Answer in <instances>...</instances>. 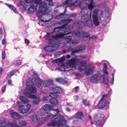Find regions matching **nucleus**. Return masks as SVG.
<instances>
[{
	"mask_svg": "<svg viewBox=\"0 0 127 127\" xmlns=\"http://www.w3.org/2000/svg\"><path fill=\"white\" fill-rule=\"evenodd\" d=\"M47 116L48 117L52 116V120L47 124L48 127H54L57 125L58 127H62L66 124L67 122L64 116L60 115L59 117H56V114L53 115L49 111L47 113Z\"/></svg>",
	"mask_w": 127,
	"mask_h": 127,
	"instance_id": "obj_1",
	"label": "nucleus"
},
{
	"mask_svg": "<svg viewBox=\"0 0 127 127\" xmlns=\"http://www.w3.org/2000/svg\"><path fill=\"white\" fill-rule=\"evenodd\" d=\"M34 2L36 6L39 5L38 11L37 12V15L38 17L42 16L45 13V12L48 9L47 3L42 2L41 0H35Z\"/></svg>",
	"mask_w": 127,
	"mask_h": 127,
	"instance_id": "obj_2",
	"label": "nucleus"
},
{
	"mask_svg": "<svg viewBox=\"0 0 127 127\" xmlns=\"http://www.w3.org/2000/svg\"><path fill=\"white\" fill-rule=\"evenodd\" d=\"M104 117V115L103 113H98L94 115V120L98 126H102L105 122Z\"/></svg>",
	"mask_w": 127,
	"mask_h": 127,
	"instance_id": "obj_3",
	"label": "nucleus"
},
{
	"mask_svg": "<svg viewBox=\"0 0 127 127\" xmlns=\"http://www.w3.org/2000/svg\"><path fill=\"white\" fill-rule=\"evenodd\" d=\"M67 24H64L61 27H59L57 28H55L54 29V32H57L58 33H61L63 32H64V35H66L67 34H69L70 33H72L71 32H69L70 30L69 27H67L65 28L66 26H67Z\"/></svg>",
	"mask_w": 127,
	"mask_h": 127,
	"instance_id": "obj_4",
	"label": "nucleus"
},
{
	"mask_svg": "<svg viewBox=\"0 0 127 127\" xmlns=\"http://www.w3.org/2000/svg\"><path fill=\"white\" fill-rule=\"evenodd\" d=\"M24 93L25 95L30 98H32L34 99L32 101L33 104L35 105L38 104L40 101V98L39 97H37L34 95L32 94L29 93L27 91L24 90Z\"/></svg>",
	"mask_w": 127,
	"mask_h": 127,
	"instance_id": "obj_5",
	"label": "nucleus"
},
{
	"mask_svg": "<svg viewBox=\"0 0 127 127\" xmlns=\"http://www.w3.org/2000/svg\"><path fill=\"white\" fill-rule=\"evenodd\" d=\"M31 78L29 79L26 83L27 89L31 93L34 94L37 92L36 89L35 88L33 82L31 80Z\"/></svg>",
	"mask_w": 127,
	"mask_h": 127,
	"instance_id": "obj_6",
	"label": "nucleus"
},
{
	"mask_svg": "<svg viewBox=\"0 0 127 127\" xmlns=\"http://www.w3.org/2000/svg\"><path fill=\"white\" fill-rule=\"evenodd\" d=\"M33 76L34 77L33 78L34 80V82L38 88H40L41 86L42 80L41 79L38 77V76L37 73L35 72L34 71L33 74Z\"/></svg>",
	"mask_w": 127,
	"mask_h": 127,
	"instance_id": "obj_7",
	"label": "nucleus"
},
{
	"mask_svg": "<svg viewBox=\"0 0 127 127\" xmlns=\"http://www.w3.org/2000/svg\"><path fill=\"white\" fill-rule=\"evenodd\" d=\"M76 59L75 58H72L71 59L68 61V63L69 64L70 66V69H68L69 71L71 70H73L75 69L76 67Z\"/></svg>",
	"mask_w": 127,
	"mask_h": 127,
	"instance_id": "obj_8",
	"label": "nucleus"
},
{
	"mask_svg": "<svg viewBox=\"0 0 127 127\" xmlns=\"http://www.w3.org/2000/svg\"><path fill=\"white\" fill-rule=\"evenodd\" d=\"M110 103L109 101L100 100L97 105V107L99 109H102L105 106L108 105Z\"/></svg>",
	"mask_w": 127,
	"mask_h": 127,
	"instance_id": "obj_9",
	"label": "nucleus"
},
{
	"mask_svg": "<svg viewBox=\"0 0 127 127\" xmlns=\"http://www.w3.org/2000/svg\"><path fill=\"white\" fill-rule=\"evenodd\" d=\"M88 10L87 9L82 10L80 12L81 14V18L83 20H86L89 19L90 16L88 14Z\"/></svg>",
	"mask_w": 127,
	"mask_h": 127,
	"instance_id": "obj_10",
	"label": "nucleus"
},
{
	"mask_svg": "<svg viewBox=\"0 0 127 127\" xmlns=\"http://www.w3.org/2000/svg\"><path fill=\"white\" fill-rule=\"evenodd\" d=\"M43 85L44 87H46L51 89H52L54 86L53 81L52 80H47L44 81Z\"/></svg>",
	"mask_w": 127,
	"mask_h": 127,
	"instance_id": "obj_11",
	"label": "nucleus"
},
{
	"mask_svg": "<svg viewBox=\"0 0 127 127\" xmlns=\"http://www.w3.org/2000/svg\"><path fill=\"white\" fill-rule=\"evenodd\" d=\"M102 76L101 75L100 76L99 75L96 74L93 75L91 78L90 81L91 82H96L101 79Z\"/></svg>",
	"mask_w": 127,
	"mask_h": 127,
	"instance_id": "obj_12",
	"label": "nucleus"
},
{
	"mask_svg": "<svg viewBox=\"0 0 127 127\" xmlns=\"http://www.w3.org/2000/svg\"><path fill=\"white\" fill-rule=\"evenodd\" d=\"M94 68L91 65H88L85 69L86 74L87 75H90L93 73V71Z\"/></svg>",
	"mask_w": 127,
	"mask_h": 127,
	"instance_id": "obj_13",
	"label": "nucleus"
},
{
	"mask_svg": "<svg viewBox=\"0 0 127 127\" xmlns=\"http://www.w3.org/2000/svg\"><path fill=\"white\" fill-rule=\"evenodd\" d=\"M86 61L85 60H83L80 62V65L78 67V69L80 71L85 70V69L86 68Z\"/></svg>",
	"mask_w": 127,
	"mask_h": 127,
	"instance_id": "obj_14",
	"label": "nucleus"
},
{
	"mask_svg": "<svg viewBox=\"0 0 127 127\" xmlns=\"http://www.w3.org/2000/svg\"><path fill=\"white\" fill-rule=\"evenodd\" d=\"M56 49V47L53 45H50L44 47V50L48 52H50L54 51Z\"/></svg>",
	"mask_w": 127,
	"mask_h": 127,
	"instance_id": "obj_15",
	"label": "nucleus"
},
{
	"mask_svg": "<svg viewBox=\"0 0 127 127\" xmlns=\"http://www.w3.org/2000/svg\"><path fill=\"white\" fill-rule=\"evenodd\" d=\"M77 34H78L79 37H82L87 38L90 35L88 33L84 32H82L81 33L79 32L77 33Z\"/></svg>",
	"mask_w": 127,
	"mask_h": 127,
	"instance_id": "obj_16",
	"label": "nucleus"
},
{
	"mask_svg": "<svg viewBox=\"0 0 127 127\" xmlns=\"http://www.w3.org/2000/svg\"><path fill=\"white\" fill-rule=\"evenodd\" d=\"M55 82H56L58 83L61 84H67L68 81L66 80L61 78H58L55 79Z\"/></svg>",
	"mask_w": 127,
	"mask_h": 127,
	"instance_id": "obj_17",
	"label": "nucleus"
},
{
	"mask_svg": "<svg viewBox=\"0 0 127 127\" xmlns=\"http://www.w3.org/2000/svg\"><path fill=\"white\" fill-rule=\"evenodd\" d=\"M22 107H24V110L22 111V112L23 113H26V112H28L30 109V108L31 106V104H28L24 106L22 105Z\"/></svg>",
	"mask_w": 127,
	"mask_h": 127,
	"instance_id": "obj_18",
	"label": "nucleus"
},
{
	"mask_svg": "<svg viewBox=\"0 0 127 127\" xmlns=\"http://www.w3.org/2000/svg\"><path fill=\"white\" fill-rule=\"evenodd\" d=\"M11 116L13 118L17 119H20L21 117L20 115L18 113L15 112L12 113L11 114Z\"/></svg>",
	"mask_w": 127,
	"mask_h": 127,
	"instance_id": "obj_19",
	"label": "nucleus"
},
{
	"mask_svg": "<svg viewBox=\"0 0 127 127\" xmlns=\"http://www.w3.org/2000/svg\"><path fill=\"white\" fill-rule=\"evenodd\" d=\"M36 8V6L32 4L28 8V11L30 13H33L35 11Z\"/></svg>",
	"mask_w": 127,
	"mask_h": 127,
	"instance_id": "obj_20",
	"label": "nucleus"
},
{
	"mask_svg": "<svg viewBox=\"0 0 127 127\" xmlns=\"http://www.w3.org/2000/svg\"><path fill=\"white\" fill-rule=\"evenodd\" d=\"M84 116V114L82 111H79L75 115V117L76 118L81 119Z\"/></svg>",
	"mask_w": 127,
	"mask_h": 127,
	"instance_id": "obj_21",
	"label": "nucleus"
},
{
	"mask_svg": "<svg viewBox=\"0 0 127 127\" xmlns=\"http://www.w3.org/2000/svg\"><path fill=\"white\" fill-rule=\"evenodd\" d=\"M104 73L106 75H104L103 76V82L105 84H107L109 82L108 80V73L107 71V70H105Z\"/></svg>",
	"mask_w": 127,
	"mask_h": 127,
	"instance_id": "obj_22",
	"label": "nucleus"
},
{
	"mask_svg": "<svg viewBox=\"0 0 127 127\" xmlns=\"http://www.w3.org/2000/svg\"><path fill=\"white\" fill-rule=\"evenodd\" d=\"M53 106L52 105H50L48 104H45L44 106L43 109L44 110L50 111L52 110V109L53 108Z\"/></svg>",
	"mask_w": 127,
	"mask_h": 127,
	"instance_id": "obj_23",
	"label": "nucleus"
},
{
	"mask_svg": "<svg viewBox=\"0 0 127 127\" xmlns=\"http://www.w3.org/2000/svg\"><path fill=\"white\" fill-rule=\"evenodd\" d=\"M30 120L31 122H35V121H38L37 118V115L36 114H33L30 117Z\"/></svg>",
	"mask_w": 127,
	"mask_h": 127,
	"instance_id": "obj_24",
	"label": "nucleus"
},
{
	"mask_svg": "<svg viewBox=\"0 0 127 127\" xmlns=\"http://www.w3.org/2000/svg\"><path fill=\"white\" fill-rule=\"evenodd\" d=\"M65 59V57L64 56H63L62 57L60 58L56 59L53 61V63H59L63 62Z\"/></svg>",
	"mask_w": 127,
	"mask_h": 127,
	"instance_id": "obj_25",
	"label": "nucleus"
},
{
	"mask_svg": "<svg viewBox=\"0 0 127 127\" xmlns=\"http://www.w3.org/2000/svg\"><path fill=\"white\" fill-rule=\"evenodd\" d=\"M75 24L79 28L85 26L84 22L80 21H76L75 22Z\"/></svg>",
	"mask_w": 127,
	"mask_h": 127,
	"instance_id": "obj_26",
	"label": "nucleus"
},
{
	"mask_svg": "<svg viewBox=\"0 0 127 127\" xmlns=\"http://www.w3.org/2000/svg\"><path fill=\"white\" fill-rule=\"evenodd\" d=\"M86 25L87 27H92L93 24L92 20L89 19L87 20L86 22Z\"/></svg>",
	"mask_w": 127,
	"mask_h": 127,
	"instance_id": "obj_27",
	"label": "nucleus"
},
{
	"mask_svg": "<svg viewBox=\"0 0 127 127\" xmlns=\"http://www.w3.org/2000/svg\"><path fill=\"white\" fill-rule=\"evenodd\" d=\"M49 101L51 104L55 105H57L59 104L58 100L56 98L51 99Z\"/></svg>",
	"mask_w": 127,
	"mask_h": 127,
	"instance_id": "obj_28",
	"label": "nucleus"
},
{
	"mask_svg": "<svg viewBox=\"0 0 127 127\" xmlns=\"http://www.w3.org/2000/svg\"><path fill=\"white\" fill-rule=\"evenodd\" d=\"M53 92L56 94H59L61 91V88L59 87H56L55 88H53L52 89Z\"/></svg>",
	"mask_w": 127,
	"mask_h": 127,
	"instance_id": "obj_29",
	"label": "nucleus"
},
{
	"mask_svg": "<svg viewBox=\"0 0 127 127\" xmlns=\"http://www.w3.org/2000/svg\"><path fill=\"white\" fill-rule=\"evenodd\" d=\"M19 99L24 103L27 102V99L25 96H21L19 97Z\"/></svg>",
	"mask_w": 127,
	"mask_h": 127,
	"instance_id": "obj_30",
	"label": "nucleus"
},
{
	"mask_svg": "<svg viewBox=\"0 0 127 127\" xmlns=\"http://www.w3.org/2000/svg\"><path fill=\"white\" fill-rule=\"evenodd\" d=\"M49 96L52 98H56L57 97L58 95L55 93H49Z\"/></svg>",
	"mask_w": 127,
	"mask_h": 127,
	"instance_id": "obj_31",
	"label": "nucleus"
},
{
	"mask_svg": "<svg viewBox=\"0 0 127 127\" xmlns=\"http://www.w3.org/2000/svg\"><path fill=\"white\" fill-rule=\"evenodd\" d=\"M81 2L80 0H76L73 4V5L77 7L79 6L81 3Z\"/></svg>",
	"mask_w": 127,
	"mask_h": 127,
	"instance_id": "obj_32",
	"label": "nucleus"
},
{
	"mask_svg": "<svg viewBox=\"0 0 127 127\" xmlns=\"http://www.w3.org/2000/svg\"><path fill=\"white\" fill-rule=\"evenodd\" d=\"M63 4L64 5H66L67 6H71L72 5L70 1L69 0H66L64 2Z\"/></svg>",
	"mask_w": 127,
	"mask_h": 127,
	"instance_id": "obj_33",
	"label": "nucleus"
},
{
	"mask_svg": "<svg viewBox=\"0 0 127 127\" xmlns=\"http://www.w3.org/2000/svg\"><path fill=\"white\" fill-rule=\"evenodd\" d=\"M108 96H109V94L103 95L100 100L103 101H106L105 99H106Z\"/></svg>",
	"mask_w": 127,
	"mask_h": 127,
	"instance_id": "obj_34",
	"label": "nucleus"
},
{
	"mask_svg": "<svg viewBox=\"0 0 127 127\" xmlns=\"http://www.w3.org/2000/svg\"><path fill=\"white\" fill-rule=\"evenodd\" d=\"M15 71V70L13 69L10 70L9 72H8L7 75L8 77H10L13 75Z\"/></svg>",
	"mask_w": 127,
	"mask_h": 127,
	"instance_id": "obj_35",
	"label": "nucleus"
},
{
	"mask_svg": "<svg viewBox=\"0 0 127 127\" xmlns=\"http://www.w3.org/2000/svg\"><path fill=\"white\" fill-rule=\"evenodd\" d=\"M22 104H19V106L18 107L19 108V112L23 113L22 112V111L23 110H24V107H22Z\"/></svg>",
	"mask_w": 127,
	"mask_h": 127,
	"instance_id": "obj_36",
	"label": "nucleus"
},
{
	"mask_svg": "<svg viewBox=\"0 0 127 127\" xmlns=\"http://www.w3.org/2000/svg\"><path fill=\"white\" fill-rule=\"evenodd\" d=\"M19 124L22 127H23L27 125L26 122L23 120H21L19 122Z\"/></svg>",
	"mask_w": 127,
	"mask_h": 127,
	"instance_id": "obj_37",
	"label": "nucleus"
},
{
	"mask_svg": "<svg viewBox=\"0 0 127 127\" xmlns=\"http://www.w3.org/2000/svg\"><path fill=\"white\" fill-rule=\"evenodd\" d=\"M87 99H83L82 101L83 103L86 106H89L90 105V104L87 101Z\"/></svg>",
	"mask_w": 127,
	"mask_h": 127,
	"instance_id": "obj_38",
	"label": "nucleus"
},
{
	"mask_svg": "<svg viewBox=\"0 0 127 127\" xmlns=\"http://www.w3.org/2000/svg\"><path fill=\"white\" fill-rule=\"evenodd\" d=\"M5 4L6 6H8L12 10L15 11L16 10V8L11 5L7 3H6Z\"/></svg>",
	"mask_w": 127,
	"mask_h": 127,
	"instance_id": "obj_39",
	"label": "nucleus"
},
{
	"mask_svg": "<svg viewBox=\"0 0 127 127\" xmlns=\"http://www.w3.org/2000/svg\"><path fill=\"white\" fill-rule=\"evenodd\" d=\"M11 127H18V126L15 122H11L10 124Z\"/></svg>",
	"mask_w": 127,
	"mask_h": 127,
	"instance_id": "obj_40",
	"label": "nucleus"
},
{
	"mask_svg": "<svg viewBox=\"0 0 127 127\" xmlns=\"http://www.w3.org/2000/svg\"><path fill=\"white\" fill-rule=\"evenodd\" d=\"M93 22L96 26H98L100 24V22L98 21V20L93 21Z\"/></svg>",
	"mask_w": 127,
	"mask_h": 127,
	"instance_id": "obj_41",
	"label": "nucleus"
},
{
	"mask_svg": "<svg viewBox=\"0 0 127 127\" xmlns=\"http://www.w3.org/2000/svg\"><path fill=\"white\" fill-rule=\"evenodd\" d=\"M81 50V49H79V50H75L72 51L71 53V54L72 55H74L75 53L79 52Z\"/></svg>",
	"mask_w": 127,
	"mask_h": 127,
	"instance_id": "obj_42",
	"label": "nucleus"
},
{
	"mask_svg": "<svg viewBox=\"0 0 127 127\" xmlns=\"http://www.w3.org/2000/svg\"><path fill=\"white\" fill-rule=\"evenodd\" d=\"M64 38L65 39L69 40H70L72 39V36L69 35H67L65 36Z\"/></svg>",
	"mask_w": 127,
	"mask_h": 127,
	"instance_id": "obj_43",
	"label": "nucleus"
},
{
	"mask_svg": "<svg viewBox=\"0 0 127 127\" xmlns=\"http://www.w3.org/2000/svg\"><path fill=\"white\" fill-rule=\"evenodd\" d=\"M94 7V4H89L88 5V8L90 10H91Z\"/></svg>",
	"mask_w": 127,
	"mask_h": 127,
	"instance_id": "obj_44",
	"label": "nucleus"
},
{
	"mask_svg": "<svg viewBox=\"0 0 127 127\" xmlns=\"http://www.w3.org/2000/svg\"><path fill=\"white\" fill-rule=\"evenodd\" d=\"M93 21L98 20V16L95 15H92Z\"/></svg>",
	"mask_w": 127,
	"mask_h": 127,
	"instance_id": "obj_45",
	"label": "nucleus"
},
{
	"mask_svg": "<svg viewBox=\"0 0 127 127\" xmlns=\"http://www.w3.org/2000/svg\"><path fill=\"white\" fill-rule=\"evenodd\" d=\"M6 56L5 53L4 51H3L2 53V59L4 60Z\"/></svg>",
	"mask_w": 127,
	"mask_h": 127,
	"instance_id": "obj_46",
	"label": "nucleus"
},
{
	"mask_svg": "<svg viewBox=\"0 0 127 127\" xmlns=\"http://www.w3.org/2000/svg\"><path fill=\"white\" fill-rule=\"evenodd\" d=\"M78 42L76 40H73L71 42V43L73 45H77L78 43Z\"/></svg>",
	"mask_w": 127,
	"mask_h": 127,
	"instance_id": "obj_47",
	"label": "nucleus"
},
{
	"mask_svg": "<svg viewBox=\"0 0 127 127\" xmlns=\"http://www.w3.org/2000/svg\"><path fill=\"white\" fill-rule=\"evenodd\" d=\"M98 10L97 9L94 10L93 12V15H98Z\"/></svg>",
	"mask_w": 127,
	"mask_h": 127,
	"instance_id": "obj_48",
	"label": "nucleus"
},
{
	"mask_svg": "<svg viewBox=\"0 0 127 127\" xmlns=\"http://www.w3.org/2000/svg\"><path fill=\"white\" fill-rule=\"evenodd\" d=\"M3 36L2 30L1 28H0V39L1 40Z\"/></svg>",
	"mask_w": 127,
	"mask_h": 127,
	"instance_id": "obj_49",
	"label": "nucleus"
},
{
	"mask_svg": "<svg viewBox=\"0 0 127 127\" xmlns=\"http://www.w3.org/2000/svg\"><path fill=\"white\" fill-rule=\"evenodd\" d=\"M6 87V86L5 85H4L1 88V91L3 93L4 92L5 90Z\"/></svg>",
	"mask_w": 127,
	"mask_h": 127,
	"instance_id": "obj_50",
	"label": "nucleus"
},
{
	"mask_svg": "<svg viewBox=\"0 0 127 127\" xmlns=\"http://www.w3.org/2000/svg\"><path fill=\"white\" fill-rule=\"evenodd\" d=\"M65 13L64 12H63L59 14V16L62 18H64Z\"/></svg>",
	"mask_w": 127,
	"mask_h": 127,
	"instance_id": "obj_51",
	"label": "nucleus"
},
{
	"mask_svg": "<svg viewBox=\"0 0 127 127\" xmlns=\"http://www.w3.org/2000/svg\"><path fill=\"white\" fill-rule=\"evenodd\" d=\"M48 99V96H44L43 97V100L44 101H47Z\"/></svg>",
	"mask_w": 127,
	"mask_h": 127,
	"instance_id": "obj_52",
	"label": "nucleus"
},
{
	"mask_svg": "<svg viewBox=\"0 0 127 127\" xmlns=\"http://www.w3.org/2000/svg\"><path fill=\"white\" fill-rule=\"evenodd\" d=\"M46 0L47 1L49 2V3H47L48 5H51L50 4V3H52V4H53V2L52 1V0Z\"/></svg>",
	"mask_w": 127,
	"mask_h": 127,
	"instance_id": "obj_53",
	"label": "nucleus"
},
{
	"mask_svg": "<svg viewBox=\"0 0 127 127\" xmlns=\"http://www.w3.org/2000/svg\"><path fill=\"white\" fill-rule=\"evenodd\" d=\"M77 14L76 13H73L71 14L70 16L73 17H75L76 16Z\"/></svg>",
	"mask_w": 127,
	"mask_h": 127,
	"instance_id": "obj_54",
	"label": "nucleus"
},
{
	"mask_svg": "<svg viewBox=\"0 0 127 127\" xmlns=\"http://www.w3.org/2000/svg\"><path fill=\"white\" fill-rule=\"evenodd\" d=\"M26 2L27 3H30L32 2L34 0H26Z\"/></svg>",
	"mask_w": 127,
	"mask_h": 127,
	"instance_id": "obj_55",
	"label": "nucleus"
},
{
	"mask_svg": "<svg viewBox=\"0 0 127 127\" xmlns=\"http://www.w3.org/2000/svg\"><path fill=\"white\" fill-rule=\"evenodd\" d=\"M94 0H89L88 2L89 4H94Z\"/></svg>",
	"mask_w": 127,
	"mask_h": 127,
	"instance_id": "obj_56",
	"label": "nucleus"
},
{
	"mask_svg": "<svg viewBox=\"0 0 127 127\" xmlns=\"http://www.w3.org/2000/svg\"><path fill=\"white\" fill-rule=\"evenodd\" d=\"M104 68L105 69V70H107V66L106 64L104 63Z\"/></svg>",
	"mask_w": 127,
	"mask_h": 127,
	"instance_id": "obj_57",
	"label": "nucleus"
},
{
	"mask_svg": "<svg viewBox=\"0 0 127 127\" xmlns=\"http://www.w3.org/2000/svg\"><path fill=\"white\" fill-rule=\"evenodd\" d=\"M90 39L92 38L93 39L97 38V36L96 35H93L91 37H89Z\"/></svg>",
	"mask_w": 127,
	"mask_h": 127,
	"instance_id": "obj_58",
	"label": "nucleus"
},
{
	"mask_svg": "<svg viewBox=\"0 0 127 127\" xmlns=\"http://www.w3.org/2000/svg\"><path fill=\"white\" fill-rule=\"evenodd\" d=\"M25 42L27 44H29L30 43L29 40L27 39H25Z\"/></svg>",
	"mask_w": 127,
	"mask_h": 127,
	"instance_id": "obj_59",
	"label": "nucleus"
},
{
	"mask_svg": "<svg viewBox=\"0 0 127 127\" xmlns=\"http://www.w3.org/2000/svg\"><path fill=\"white\" fill-rule=\"evenodd\" d=\"M53 111H56V114H57V113H58L59 112V110L58 108H57L56 109H53Z\"/></svg>",
	"mask_w": 127,
	"mask_h": 127,
	"instance_id": "obj_60",
	"label": "nucleus"
},
{
	"mask_svg": "<svg viewBox=\"0 0 127 127\" xmlns=\"http://www.w3.org/2000/svg\"><path fill=\"white\" fill-rule=\"evenodd\" d=\"M9 63V61L8 60H6L5 61V64L6 65H8Z\"/></svg>",
	"mask_w": 127,
	"mask_h": 127,
	"instance_id": "obj_61",
	"label": "nucleus"
},
{
	"mask_svg": "<svg viewBox=\"0 0 127 127\" xmlns=\"http://www.w3.org/2000/svg\"><path fill=\"white\" fill-rule=\"evenodd\" d=\"M75 89L76 90V92H78L79 89V87L78 86H76L75 87Z\"/></svg>",
	"mask_w": 127,
	"mask_h": 127,
	"instance_id": "obj_62",
	"label": "nucleus"
},
{
	"mask_svg": "<svg viewBox=\"0 0 127 127\" xmlns=\"http://www.w3.org/2000/svg\"><path fill=\"white\" fill-rule=\"evenodd\" d=\"M5 43V40L3 39L2 41V44L3 45H4Z\"/></svg>",
	"mask_w": 127,
	"mask_h": 127,
	"instance_id": "obj_63",
	"label": "nucleus"
},
{
	"mask_svg": "<svg viewBox=\"0 0 127 127\" xmlns=\"http://www.w3.org/2000/svg\"><path fill=\"white\" fill-rule=\"evenodd\" d=\"M21 62H18L16 64V66H18L21 64Z\"/></svg>",
	"mask_w": 127,
	"mask_h": 127,
	"instance_id": "obj_64",
	"label": "nucleus"
}]
</instances>
